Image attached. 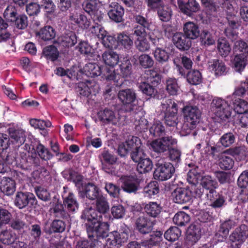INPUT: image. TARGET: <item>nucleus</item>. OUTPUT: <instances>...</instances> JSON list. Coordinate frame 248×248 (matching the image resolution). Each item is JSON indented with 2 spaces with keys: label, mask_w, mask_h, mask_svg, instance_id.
Listing matches in <instances>:
<instances>
[{
  "label": "nucleus",
  "mask_w": 248,
  "mask_h": 248,
  "mask_svg": "<svg viewBox=\"0 0 248 248\" xmlns=\"http://www.w3.org/2000/svg\"><path fill=\"white\" fill-rule=\"evenodd\" d=\"M187 180L192 184L191 188L194 190L195 196L200 197L205 193L208 200L213 201L217 196L216 188L217 182L210 175L202 176L198 168L190 170L187 173Z\"/></svg>",
  "instance_id": "nucleus-1"
},
{
  "label": "nucleus",
  "mask_w": 248,
  "mask_h": 248,
  "mask_svg": "<svg viewBox=\"0 0 248 248\" xmlns=\"http://www.w3.org/2000/svg\"><path fill=\"white\" fill-rule=\"evenodd\" d=\"M81 218L86 220L87 231L89 237L96 236L103 237L107 235L109 231L108 220L110 217L107 215L99 214L93 208H86L81 215Z\"/></svg>",
  "instance_id": "nucleus-2"
},
{
  "label": "nucleus",
  "mask_w": 248,
  "mask_h": 248,
  "mask_svg": "<svg viewBox=\"0 0 248 248\" xmlns=\"http://www.w3.org/2000/svg\"><path fill=\"white\" fill-rule=\"evenodd\" d=\"M118 97L124 106L126 111L138 115L139 117L142 115V107L139 105L136 94L133 90L126 89L120 90L118 93Z\"/></svg>",
  "instance_id": "nucleus-3"
},
{
  "label": "nucleus",
  "mask_w": 248,
  "mask_h": 248,
  "mask_svg": "<svg viewBox=\"0 0 248 248\" xmlns=\"http://www.w3.org/2000/svg\"><path fill=\"white\" fill-rule=\"evenodd\" d=\"M82 71L87 77H94L101 75L102 78L107 80L113 82H118L121 77L119 74L115 73V70L108 68L107 66L102 67L95 63L86 64Z\"/></svg>",
  "instance_id": "nucleus-4"
},
{
  "label": "nucleus",
  "mask_w": 248,
  "mask_h": 248,
  "mask_svg": "<svg viewBox=\"0 0 248 248\" xmlns=\"http://www.w3.org/2000/svg\"><path fill=\"white\" fill-rule=\"evenodd\" d=\"M211 111L219 121L228 120L232 116V108L228 101L220 97H215L211 103Z\"/></svg>",
  "instance_id": "nucleus-5"
},
{
  "label": "nucleus",
  "mask_w": 248,
  "mask_h": 248,
  "mask_svg": "<svg viewBox=\"0 0 248 248\" xmlns=\"http://www.w3.org/2000/svg\"><path fill=\"white\" fill-rule=\"evenodd\" d=\"M185 122L182 127L184 135L188 134L199 123L201 112L196 106H187L183 108Z\"/></svg>",
  "instance_id": "nucleus-6"
},
{
  "label": "nucleus",
  "mask_w": 248,
  "mask_h": 248,
  "mask_svg": "<svg viewBox=\"0 0 248 248\" xmlns=\"http://www.w3.org/2000/svg\"><path fill=\"white\" fill-rule=\"evenodd\" d=\"M135 36V45L136 48L140 52H146L150 49V45L148 40L150 39L152 43L156 45L159 41L157 37H154L148 35L144 28L140 27L135 28L134 32Z\"/></svg>",
  "instance_id": "nucleus-7"
},
{
  "label": "nucleus",
  "mask_w": 248,
  "mask_h": 248,
  "mask_svg": "<svg viewBox=\"0 0 248 248\" xmlns=\"http://www.w3.org/2000/svg\"><path fill=\"white\" fill-rule=\"evenodd\" d=\"M10 138L5 134L0 133V147L2 150L7 149L11 143L19 146L25 141V132L23 130H9Z\"/></svg>",
  "instance_id": "nucleus-8"
},
{
  "label": "nucleus",
  "mask_w": 248,
  "mask_h": 248,
  "mask_svg": "<svg viewBox=\"0 0 248 248\" xmlns=\"http://www.w3.org/2000/svg\"><path fill=\"white\" fill-rule=\"evenodd\" d=\"M161 110L165 113V123L168 126H175L177 124V105L172 100L168 99L162 103Z\"/></svg>",
  "instance_id": "nucleus-9"
},
{
  "label": "nucleus",
  "mask_w": 248,
  "mask_h": 248,
  "mask_svg": "<svg viewBox=\"0 0 248 248\" xmlns=\"http://www.w3.org/2000/svg\"><path fill=\"white\" fill-rule=\"evenodd\" d=\"M156 168L154 171V178L160 181H165L171 177L175 169L173 165L163 159L158 160Z\"/></svg>",
  "instance_id": "nucleus-10"
},
{
  "label": "nucleus",
  "mask_w": 248,
  "mask_h": 248,
  "mask_svg": "<svg viewBox=\"0 0 248 248\" xmlns=\"http://www.w3.org/2000/svg\"><path fill=\"white\" fill-rule=\"evenodd\" d=\"M245 148L242 147H235L230 149L220 155L219 157V166L221 169L229 170L232 168L234 165V161L230 155L233 156L243 154Z\"/></svg>",
  "instance_id": "nucleus-11"
},
{
  "label": "nucleus",
  "mask_w": 248,
  "mask_h": 248,
  "mask_svg": "<svg viewBox=\"0 0 248 248\" xmlns=\"http://www.w3.org/2000/svg\"><path fill=\"white\" fill-rule=\"evenodd\" d=\"M248 237V227L241 225L237 228L229 237V242L232 248H240Z\"/></svg>",
  "instance_id": "nucleus-12"
},
{
  "label": "nucleus",
  "mask_w": 248,
  "mask_h": 248,
  "mask_svg": "<svg viewBox=\"0 0 248 248\" xmlns=\"http://www.w3.org/2000/svg\"><path fill=\"white\" fill-rule=\"evenodd\" d=\"M104 237L108 236L106 240V245L108 248H119L122 243L126 242L128 237V229H125L121 232H113Z\"/></svg>",
  "instance_id": "nucleus-13"
},
{
  "label": "nucleus",
  "mask_w": 248,
  "mask_h": 248,
  "mask_svg": "<svg viewBox=\"0 0 248 248\" xmlns=\"http://www.w3.org/2000/svg\"><path fill=\"white\" fill-rule=\"evenodd\" d=\"M142 146L140 140L137 137L129 136L124 142L119 144L118 152L120 155L124 156L129 151H133Z\"/></svg>",
  "instance_id": "nucleus-14"
},
{
  "label": "nucleus",
  "mask_w": 248,
  "mask_h": 248,
  "mask_svg": "<svg viewBox=\"0 0 248 248\" xmlns=\"http://www.w3.org/2000/svg\"><path fill=\"white\" fill-rule=\"evenodd\" d=\"M173 201L179 204H183L190 201L193 196H195L194 190L190 187L187 188L178 187L172 193Z\"/></svg>",
  "instance_id": "nucleus-15"
},
{
  "label": "nucleus",
  "mask_w": 248,
  "mask_h": 248,
  "mask_svg": "<svg viewBox=\"0 0 248 248\" xmlns=\"http://www.w3.org/2000/svg\"><path fill=\"white\" fill-rule=\"evenodd\" d=\"M176 142V140L171 137H165L153 141L150 143V146L155 152H163L168 149L171 145L175 144Z\"/></svg>",
  "instance_id": "nucleus-16"
},
{
  "label": "nucleus",
  "mask_w": 248,
  "mask_h": 248,
  "mask_svg": "<svg viewBox=\"0 0 248 248\" xmlns=\"http://www.w3.org/2000/svg\"><path fill=\"white\" fill-rule=\"evenodd\" d=\"M15 205L20 209H22L28 204L33 205L36 203L34 195L31 193L18 192L15 200Z\"/></svg>",
  "instance_id": "nucleus-17"
},
{
  "label": "nucleus",
  "mask_w": 248,
  "mask_h": 248,
  "mask_svg": "<svg viewBox=\"0 0 248 248\" xmlns=\"http://www.w3.org/2000/svg\"><path fill=\"white\" fill-rule=\"evenodd\" d=\"M100 120L105 124H119L121 118L119 114L114 113L112 110L105 108L98 112Z\"/></svg>",
  "instance_id": "nucleus-18"
},
{
  "label": "nucleus",
  "mask_w": 248,
  "mask_h": 248,
  "mask_svg": "<svg viewBox=\"0 0 248 248\" xmlns=\"http://www.w3.org/2000/svg\"><path fill=\"white\" fill-rule=\"evenodd\" d=\"M68 22L71 24L77 25L82 29H88L91 24V21L86 16L77 11L70 14Z\"/></svg>",
  "instance_id": "nucleus-19"
},
{
  "label": "nucleus",
  "mask_w": 248,
  "mask_h": 248,
  "mask_svg": "<svg viewBox=\"0 0 248 248\" xmlns=\"http://www.w3.org/2000/svg\"><path fill=\"white\" fill-rule=\"evenodd\" d=\"M208 70L216 77L226 74L228 68L225 63L221 60H213L208 62Z\"/></svg>",
  "instance_id": "nucleus-20"
},
{
  "label": "nucleus",
  "mask_w": 248,
  "mask_h": 248,
  "mask_svg": "<svg viewBox=\"0 0 248 248\" xmlns=\"http://www.w3.org/2000/svg\"><path fill=\"white\" fill-rule=\"evenodd\" d=\"M183 31L186 37L191 40L196 39L200 35L198 25L193 21H188L184 24Z\"/></svg>",
  "instance_id": "nucleus-21"
},
{
  "label": "nucleus",
  "mask_w": 248,
  "mask_h": 248,
  "mask_svg": "<svg viewBox=\"0 0 248 248\" xmlns=\"http://www.w3.org/2000/svg\"><path fill=\"white\" fill-rule=\"evenodd\" d=\"M122 187L124 191L131 193L136 191L139 187L138 180L134 176H124L120 178Z\"/></svg>",
  "instance_id": "nucleus-22"
},
{
  "label": "nucleus",
  "mask_w": 248,
  "mask_h": 248,
  "mask_svg": "<svg viewBox=\"0 0 248 248\" xmlns=\"http://www.w3.org/2000/svg\"><path fill=\"white\" fill-rule=\"evenodd\" d=\"M178 4L182 12L189 16L200 10V5L195 0H188L187 3L182 0H178Z\"/></svg>",
  "instance_id": "nucleus-23"
},
{
  "label": "nucleus",
  "mask_w": 248,
  "mask_h": 248,
  "mask_svg": "<svg viewBox=\"0 0 248 248\" xmlns=\"http://www.w3.org/2000/svg\"><path fill=\"white\" fill-rule=\"evenodd\" d=\"M102 58L105 65L109 67L107 68L112 70H115L113 68L118 63L120 60L119 54L112 50L105 51L102 55Z\"/></svg>",
  "instance_id": "nucleus-24"
},
{
  "label": "nucleus",
  "mask_w": 248,
  "mask_h": 248,
  "mask_svg": "<svg viewBox=\"0 0 248 248\" xmlns=\"http://www.w3.org/2000/svg\"><path fill=\"white\" fill-rule=\"evenodd\" d=\"M212 0H202V2L205 7H208L210 6L212 8H215V6L213 5L211 1ZM222 5V7L224 9L228 14L230 15H234L236 13L235 10V0H219Z\"/></svg>",
  "instance_id": "nucleus-25"
},
{
  "label": "nucleus",
  "mask_w": 248,
  "mask_h": 248,
  "mask_svg": "<svg viewBox=\"0 0 248 248\" xmlns=\"http://www.w3.org/2000/svg\"><path fill=\"white\" fill-rule=\"evenodd\" d=\"M64 193L65 188L63 187ZM63 205L64 207L71 213L76 212L78 209V203L74 195L72 192H69L67 195L64 193L63 195Z\"/></svg>",
  "instance_id": "nucleus-26"
},
{
  "label": "nucleus",
  "mask_w": 248,
  "mask_h": 248,
  "mask_svg": "<svg viewBox=\"0 0 248 248\" xmlns=\"http://www.w3.org/2000/svg\"><path fill=\"white\" fill-rule=\"evenodd\" d=\"M173 54V49L170 47L165 48L157 47L153 53L155 59L160 63L167 62Z\"/></svg>",
  "instance_id": "nucleus-27"
},
{
  "label": "nucleus",
  "mask_w": 248,
  "mask_h": 248,
  "mask_svg": "<svg viewBox=\"0 0 248 248\" xmlns=\"http://www.w3.org/2000/svg\"><path fill=\"white\" fill-rule=\"evenodd\" d=\"M0 189L4 194L9 196L12 195L16 190V183L12 179L3 177L0 183Z\"/></svg>",
  "instance_id": "nucleus-28"
},
{
  "label": "nucleus",
  "mask_w": 248,
  "mask_h": 248,
  "mask_svg": "<svg viewBox=\"0 0 248 248\" xmlns=\"http://www.w3.org/2000/svg\"><path fill=\"white\" fill-rule=\"evenodd\" d=\"M181 32L175 33L172 37V41L177 48L187 50L191 46V42Z\"/></svg>",
  "instance_id": "nucleus-29"
},
{
  "label": "nucleus",
  "mask_w": 248,
  "mask_h": 248,
  "mask_svg": "<svg viewBox=\"0 0 248 248\" xmlns=\"http://www.w3.org/2000/svg\"><path fill=\"white\" fill-rule=\"evenodd\" d=\"M201 236L200 228L193 224L190 225L186 232V239L187 242L190 245H193L199 241Z\"/></svg>",
  "instance_id": "nucleus-30"
},
{
  "label": "nucleus",
  "mask_w": 248,
  "mask_h": 248,
  "mask_svg": "<svg viewBox=\"0 0 248 248\" xmlns=\"http://www.w3.org/2000/svg\"><path fill=\"white\" fill-rule=\"evenodd\" d=\"M117 46L120 48L130 50L133 45V41L131 37L125 32L120 33L117 37Z\"/></svg>",
  "instance_id": "nucleus-31"
},
{
  "label": "nucleus",
  "mask_w": 248,
  "mask_h": 248,
  "mask_svg": "<svg viewBox=\"0 0 248 248\" xmlns=\"http://www.w3.org/2000/svg\"><path fill=\"white\" fill-rule=\"evenodd\" d=\"M136 225L141 233H147L152 230L154 223L148 217H141L137 219Z\"/></svg>",
  "instance_id": "nucleus-32"
},
{
  "label": "nucleus",
  "mask_w": 248,
  "mask_h": 248,
  "mask_svg": "<svg viewBox=\"0 0 248 248\" xmlns=\"http://www.w3.org/2000/svg\"><path fill=\"white\" fill-rule=\"evenodd\" d=\"M58 43L65 47H71L77 42L76 35L73 32H69L58 38Z\"/></svg>",
  "instance_id": "nucleus-33"
},
{
  "label": "nucleus",
  "mask_w": 248,
  "mask_h": 248,
  "mask_svg": "<svg viewBox=\"0 0 248 248\" xmlns=\"http://www.w3.org/2000/svg\"><path fill=\"white\" fill-rule=\"evenodd\" d=\"M16 234L11 229H5L0 232V241L5 245H10L16 240Z\"/></svg>",
  "instance_id": "nucleus-34"
},
{
  "label": "nucleus",
  "mask_w": 248,
  "mask_h": 248,
  "mask_svg": "<svg viewBox=\"0 0 248 248\" xmlns=\"http://www.w3.org/2000/svg\"><path fill=\"white\" fill-rule=\"evenodd\" d=\"M234 226V222L231 220H226L223 222L221 224L217 234L218 240L220 241L224 240L229 234V230Z\"/></svg>",
  "instance_id": "nucleus-35"
},
{
  "label": "nucleus",
  "mask_w": 248,
  "mask_h": 248,
  "mask_svg": "<svg viewBox=\"0 0 248 248\" xmlns=\"http://www.w3.org/2000/svg\"><path fill=\"white\" fill-rule=\"evenodd\" d=\"M119 68L121 74L117 73L116 72L115 73L119 74L121 77L118 82H115V83H118L122 77H127L131 74L132 64L129 59L127 57L124 58V60L121 62V63L119 65Z\"/></svg>",
  "instance_id": "nucleus-36"
},
{
  "label": "nucleus",
  "mask_w": 248,
  "mask_h": 248,
  "mask_svg": "<svg viewBox=\"0 0 248 248\" xmlns=\"http://www.w3.org/2000/svg\"><path fill=\"white\" fill-rule=\"evenodd\" d=\"M85 196L90 200L97 199L102 196L99 188L93 184H88L85 186L84 189Z\"/></svg>",
  "instance_id": "nucleus-37"
},
{
  "label": "nucleus",
  "mask_w": 248,
  "mask_h": 248,
  "mask_svg": "<svg viewBox=\"0 0 248 248\" xmlns=\"http://www.w3.org/2000/svg\"><path fill=\"white\" fill-rule=\"evenodd\" d=\"M248 55L237 54L233 61V65L234 69L239 72L243 71L248 62Z\"/></svg>",
  "instance_id": "nucleus-38"
},
{
  "label": "nucleus",
  "mask_w": 248,
  "mask_h": 248,
  "mask_svg": "<svg viewBox=\"0 0 248 248\" xmlns=\"http://www.w3.org/2000/svg\"><path fill=\"white\" fill-rule=\"evenodd\" d=\"M217 48L219 54L224 57L227 56L231 50L229 43L225 38L218 39Z\"/></svg>",
  "instance_id": "nucleus-39"
},
{
  "label": "nucleus",
  "mask_w": 248,
  "mask_h": 248,
  "mask_svg": "<svg viewBox=\"0 0 248 248\" xmlns=\"http://www.w3.org/2000/svg\"><path fill=\"white\" fill-rule=\"evenodd\" d=\"M166 88L170 95H176L180 91V86L174 78H169L166 81Z\"/></svg>",
  "instance_id": "nucleus-40"
},
{
  "label": "nucleus",
  "mask_w": 248,
  "mask_h": 248,
  "mask_svg": "<svg viewBox=\"0 0 248 248\" xmlns=\"http://www.w3.org/2000/svg\"><path fill=\"white\" fill-rule=\"evenodd\" d=\"M36 35L43 40H50L55 36V32L53 28L50 26H46L39 31L36 32Z\"/></svg>",
  "instance_id": "nucleus-41"
},
{
  "label": "nucleus",
  "mask_w": 248,
  "mask_h": 248,
  "mask_svg": "<svg viewBox=\"0 0 248 248\" xmlns=\"http://www.w3.org/2000/svg\"><path fill=\"white\" fill-rule=\"evenodd\" d=\"M147 214L153 217H156L160 213L161 207L156 202H149L144 207Z\"/></svg>",
  "instance_id": "nucleus-42"
},
{
  "label": "nucleus",
  "mask_w": 248,
  "mask_h": 248,
  "mask_svg": "<svg viewBox=\"0 0 248 248\" xmlns=\"http://www.w3.org/2000/svg\"><path fill=\"white\" fill-rule=\"evenodd\" d=\"M124 14V9L121 6L111 9L108 12L109 18L116 22L122 21Z\"/></svg>",
  "instance_id": "nucleus-43"
},
{
  "label": "nucleus",
  "mask_w": 248,
  "mask_h": 248,
  "mask_svg": "<svg viewBox=\"0 0 248 248\" xmlns=\"http://www.w3.org/2000/svg\"><path fill=\"white\" fill-rule=\"evenodd\" d=\"M96 208L99 214L103 217L106 215L105 213L108 210L109 206L104 196L102 195L96 199Z\"/></svg>",
  "instance_id": "nucleus-44"
},
{
  "label": "nucleus",
  "mask_w": 248,
  "mask_h": 248,
  "mask_svg": "<svg viewBox=\"0 0 248 248\" xmlns=\"http://www.w3.org/2000/svg\"><path fill=\"white\" fill-rule=\"evenodd\" d=\"M84 10L90 15L98 14L99 4L97 0H87L83 4ZM95 17H93L94 18Z\"/></svg>",
  "instance_id": "nucleus-45"
},
{
  "label": "nucleus",
  "mask_w": 248,
  "mask_h": 248,
  "mask_svg": "<svg viewBox=\"0 0 248 248\" xmlns=\"http://www.w3.org/2000/svg\"><path fill=\"white\" fill-rule=\"evenodd\" d=\"M153 167L152 161L148 158L141 160L138 164L137 170L140 173H146L151 171Z\"/></svg>",
  "instance_id": "nucleus-46"
},
{
  "label": "nucleus",
  "mask_w": 248,
  "mask_h": 248,
  "mask_svg": "<svg viewBox=\"0 0 248 248\" xmlns=\"http://www.w3.org/2000/svg\"><path fill=\"white\" fill-rule=\"evenodd\" d=\"M233 105V110L239 115L246 113L248 111V102L243 99L235 100Z\"/></svg>",
  "instance_id": "nucleus-47"
},
{
  "label": "nucleus",
  "mask_w": 248,
  "mask_h": 248,
  "mask_svg": "<svg viewBox=\"0 0 248 248\" xmlns=\"http://www.w3.org/2000/svg\"><path fill=\"white\" fill-rule=\"evenodd\" d=\"M158 9L157 14L161 20L164 22L169 21L171 17V10L167 6L162 5Z\"/></svg>",
  "instance_id": "nucleus-48"
},
{
  "label": "nucleus",
  "mask_w": 248,
  "mask_h": 248,
  "mask_svg": "<svg viewBox=\"0 0 248 248\" xmlns=\"http://www.w3.org/2000/svg\"><path fill=\"white\" fill-rule=\"evenodd\" d=\"M190 221V217L184 212L176 213L173 218V222L178 226H184Z\"/></svg>",
  "instance_id": "nucleus-49"
},
{
  "label": "nucleus",
  "mask_w": 248,
  "mask_h": 248,
  "mask_svg": "<svg viewBox=\"0 0 248 248\" xmlns=\"http://www.w3.org/2000/svg\"><path fill=\"white\" fill-rule=\"evenodd\" d=\"M158 186L156 181H153L149 183L148 186L144 187L143 190L144 196L149 198L158 194Z\"/></svg>",
  "instance_id": "nucleus-50"
},
{
  "label": "nucleus",
  "mask_w": 248,
  "mask_h": 248,
  "mask_svg": "<svg viewBox=\"0 0 248 248\" xmlns=\"http://www.w3.org/2000/svg\"><path fill=\"white\" fill-rule=\"evenodd\" d=\"M181 235V231L176 227H170L164 233V237L168 241L173 242L178 239Z\"/></svg>",
  "instance_id": "nucleus-51"
},
{
  "label": "nucleus",
  "mask_w": 248,
  "mask_h": 248,
  "mask_svg": "<svg viewBox=\"0 0 248 248\" xmlns=\"http://www.w3.org/2000/svg\"><path fill=\"white\" fill-rule=\"evenodd\" d=\"M43 55L47 59L54 61L58 58L59 52L55 46H49L44 48Z\"/></svg>",
  "instance_id": "nucleus-52"
},
{
  "label": "nucleus",
  "mask_w": 248,
  "mask_h": 248,
  "mask_svg": "<svg viewBox=\"0 0 248 248\" xmlns=\"http://www.w3.org/2000/svg\"><path fill=\"white\" fill-rule=\"evenodd\" d=\"M233 49L235 52H240L238 55H248V45L242 40H238L234 43Z\"/></svg>",
  "instance_id": "nucleus-53"
},
{
  "label": "nucleus",
  "mask_w": 248,
  "mask_h": 248,
  "mask_svg": "<svg viewBox=\"0 0 248 248\" xmlns=\"http://www.w3.org/2000/svg\"><path fill=\"white\" fill-rule=\"evenodd\" d=\"M151 134L155 137H158L162 135L165 129L162 123L158 120H155L152 126L149 129Z\"/></svg>",
  "instance_id": "nucleus-54"
},
{
  "label": "nucleus",
  "mask_w": 248,
  "mask_h": 248,
  "mask_svg": "<svg viewBox=\"0 0 248 248\" xmlns=\"http://www.w3.org/2000/svg\"><path fill=\"white\" fill-rule=\"evenodd\" d=\"M202 79L201 74L198 70L191 71L187 75V81L191 84H199L202 82Z\"/></svg>",
  "instance_id": "nucleus-55"
},
{
  "label": "nucleus",
  "mask_w": 248,
  "mask_h": 248,
  "mask_svg": "<svg viewBox=\"0 0 248 248\" xmlns=\"http://www.w3.org/2000/svg\"><path fill=\"white\" fill-rule=\"evenodd\" d=\"M8 24L0 17V42H5L10 39L11 34L7 30Z\"/></svg>",
  "instance_id": "nucleus-56"
},
{
  "label": "nucleus",
  "mask_w": 248,
  "mask_h": 248,
  "mask_svg": "<svg viewBox=\"0 0 248 248\" xmlns=\"http://www.w3.org/2000/svg\"><path fill=\"white\" fill-rule=\"evenodd\" d=\"M139 62L140 65L143 68L151 67L154 63L152 58L149 55L143 54L139 57Z\"/></svg>",
  "instance_id": "nucleus-57"
},
{
  "label": "nucleus",
  "mask_w": 248,
  "mask_h": 248,
  "mask_svg": "<svg viewBox=\"0 0 248 248\" xmlns=\"http://www.w3.org/2000/svg\"><path fill=\"white\" fill-rule=\"evenodd\" d=\"M68 173L69 175L67 178L68 180L72 181L80 191L81 187L82 186V176L74 171L70 170Z\"/></svg>",
  "instance_id": "nucleus-58"
},
{
  "label": "nucleus",
  "mask_w": 248,
  "mask_h": 248,
  "mask_svg": "<svg viewBox=\"0 0 248 248\" xmlns=\"http://www.w3.org/2000/svg\"><path fill=\"white\" fill-rule=\"evenodd\" d=\"M235 141L234 135L231 132L223 134L219 139V142L224 147H229Z\"/></svg>",
  "instance_id": "nucleus-59"
},
{
  "label": "nucleus",
  "mask_w": 248,
  "mask_h": 248,
  "mask_svg": "<svg viewBox=\"0 0 248 248\" xmlns=\"http://www.w3.org/2000/svg\"><path fill=\"white\" fill-rule=\"evenodd\" d=\"M125 210L121 204L113 205L111 208V213L114 218L119 219L123 217L125 215Z\"/></svg>",
  "instance_id": "nucleus-60"
},
{
  "label": "nucleus",
  "mask_w": 248,
  "mask_h": 248,
  "mask_svg": "<svg viewBox=\"0 0 248 248\" xmlns=\"http://www.w3.org/2000/svg\"><path fill=\"white\" fill-rule=\"evenodd\" d=\"M139 88L143 93L150 96H155L156 93V89L146 82H141Z\"/></svg>",
  "instance_id": "nucleus-61"
},
{
  "label": "nucleus",
  "mask_w": 248,
  "mask_h": 248,
  "mask_svg": "<svg viewBox=\"0 0 248 248\" xmlns=\"http://www.w3.org/2000/svg\"><path fill=\"white\" fill-rule=\"evenodd\" d=\"M89 31L94 36H97L99 39H101L104 35L107 34V32L102 27L101 25L95 24L93 25L89 30Z\"/></svg>",
  "instance_id": "nucleus-62"
},
{
  "label": "nucleus",
  "mask_w": 248,
  "mask_h": 248,
  "mask_svg": "<svg viewBox=\"0 0 248 248\" xmlns=\"http://www.w3.org/2000/svg\"><path fill=\"white\" fill-rule=\"evenodd\" d=\"M12 215L7 210L0 209V229L3 226L8 224L11 219Z\"/></svg>",
  "instance_id": "nucleus-63"
},
{
  "label": "nucleus",
  "mask_w": 248,
  "mask_h": 248,
  "mask_svg": "<svg viewBox=\"0 0 248 248\" xmlns=\"http://www.w3.org/2000/svg\"><path fill=\"white\" fill-rule=\"evenodd\" d=\"M247 90H248V77L245 80L241 81L240 84L235 88L234 93L238 96H243Z\"/></svg>",
  "instance_id": "nucleus-64"
}]
</instances>
